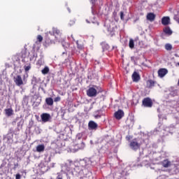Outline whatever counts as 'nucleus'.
Returning <instances> with one entry per match:
<instances>
[{
  "label": "nucleus",
  "instance_id": "f257e3e1",
  "mask_svg": "<svg viewBox=\"0 0 179 179\" xmlns=\"http://www.w3.org/2000/svg\"><path fill=\"white\" fill-rule=\"evenodd\" d=\"M52 36L51 35H47L46 37L45 38V41L43 43L44 47H50V45L52 44H55V41L54 39H52Z\"/></svg>",
  "mask_w": 179,
  "mask_h": 179
},
{
  "label": "nucleus",
  "instance_id": "f03ea898",
  "mask_svg": "<svg viewBox=\"0 0 179 179\" xmlns=\"http://www.w3.org/2000/svg\"><path fill=\"white\" fill-rule=\"evenodd\" d=\"M142 106L150 108L153 106V101L149 97L144 98L142 101Z\"/></svg>",
  "mask_w": 179,
  "mask_h": 179
},
{
  "label": "nucleus",
  "instance_id": "7ed1b4c3",
  "mask_svg": "<svg viewBox=\"0 0 179 179\" xmlns=\"http://www.w3.org/2000/svg\"><path fill=\"white\" fill-rule=\"evenodd\" d=\"M87 96L88 97H96L97 96V90L93 87H90L87 90Z\"/></svg>",
  "mask_w": 179,
  "mask_h": 179
},
{
  "label": "nucleus",
  "instance_id": "20e7f679",
  "mask_svg": "<svg viewBox=\"0 0 179 179\" xmlns=\"http://www.w3.org/2000/svg\"><path fill=\"white\" fill-rule=\"evenodd\" d=\"M130 148L133 149V150H138V149L141 148V144L138 143L136 138H134L130 142Z\"/></svg>",
  "mask_w": 179,
  "mask_h": 179
},
{
  "label": "nucleus",
  "instance_id": "39448f33",
  "mask_svg": "<svg viewBox=\"0 0 179 179\" xmlns=\"http://www.w3.org/2000/svg\"><path fill=\"white\" fill-rule=\"evenodd\" d=\"M159 164L164 167V169H169V167H171L173 166V163L171 161L169 160V159H165L162 162H159Z\"/></svg>",
  "mask_w": 179,
  "mask_h": 179
},
{
  "label": "nucleus",
  "instance_id": "423d86ee",
  "mask_svg": "<svg viewBox=\"0 0 179 179\" xmlns=\"http://www.w3.org/2000/svg\"><path fill=\"white\" fill-rule=\"evenodd\" d=\"M169 73V70L166 69H160L158 71V76L159 78H164Z\"/></svg>",
  "mask_w": 179,
  "mask_h": 179
},
{
  "label": "nucleus",
  "instance_id": "0eeeda50",
  "mask_svg": "<svg viewBox=\"0 0 179 179\" xmlns=\"http://www.w3.org/2000/svg\"><path fill=\"white\" fill-rule=\"evenodd\" d=\"M14 82L17 86H22V85H23V79H22V76L19 75L14 77Z\"/></svg>",
  "mask_w": 179,
  "mask_h": 179
},
{
  "label": "nucleus",
  "instance_id": "6e6552de",
  "mask_svg": "<svg viewBox=\"0 0 179 179\" xmlns=\"http://www.w3.org/2000/svg\"><path fill=\"white\" fill-rule=\"evenodd\" d=\"M41 118L43 122H48V121L51 120V115H50L49 113H43L41 115Z\"/></svg>",
  "mask_w": 179,
  "mask_h": 179
},
{
  "label": "nucleus",
  "instance_id": "1a4fd4ad",
  "mask_svg": "<svg viewBox=\"0 0 179 179\" xmlns=\"http://www.w3.org/2000/svg\"><path fill=\"white\" fill-rule=\"evenodd\" d=\"M98 127H99V125L97 124V123L94 122V121H93V120L90 121L88 123L89 129L96 130V129H97Z\"/></svg>",
  "mask_w": 179,
  "mask_h": 179
},
{
  "label": "nucleus",
  "instance_id": "9d476101",
  "mask_svg": "<svg viewBox=\"0 0 179 179\" xmlns=\"http://www.w3.org/2000/svg\"><path fill=\"white\" fill-rule=\"evenodd\" d=\"M133 82H139L141 80V76H139V73L138 72L134 71L131 76Z\"/></svg>",
  "mask_w": 179,
  "mask_h": 179
},
{
  "label": "nucleus",
  "instance_id": "9b49d317",
  "mask_svg": "<svg viewBox=\"0 0 179 179\" xmlns=\"http://www.w3.org/2000/svg\"><path fill=\"white\" fill-rule=\"evenodd\" d=\"M146 19L149 20V22H154L155 19H156V15L153 13H149L147 14Z\"/></svg>",
  "mask_w": 179,
  "mask_h": 179
},
{
  "label": "nucleus",
  "instance_id": "f8f14e48",
  "mask_svg": "<svg viewBox=\"0 0 179 179\" xmlns=\"http://www.w3.org/2000/svg\"><path fill=\"white\" fill-rule=\"evenodd\" d=\"M124 117V111L122 110H119L117 112L115 113V117L116 120H121Z\"/></svg>",
  "mask_w": 179,
  "mask_h": 179
},
{
  "label": "nucleus",
  "instance_id": "ddd939ff",
  "mask_svg": "<svg viewBox=\"0 0 179 179\" xmlns=\"http://www.w3.org/2000/svg\"><path fill=\"white\" fill-rule=\"evenodd\" d=\"M49 34L51 37H54V36H59V34H61V31L57 28H53L52 33L50 31Z\"/></svg>",
  "mask_w": 179,
  "mask_h": 179
},
{
  "label": "nucleus",
  "instance_id": "4468645a",
  "mask_svg": "<svg viewBox=\"0 0 179 179\" xmlns=\"http://www.w3.org/2000/svg\"><path fill=\"white\" fill-rule=\"evenodd\" d=\"M27 57H29V55L27 54V50H23L21 52V57L22 58V62H26V58H27Z\"/></svg>",
  "mask_w": 179,
  "mask_h": 179
},
{
  "label": "nucleus",
  "instance_id": "2eb2a0df",
  "mask_svg": "<svg viewBox=\"0 0 179 179\" xmlns=\"http://www.w3.org/2000/svg\"><path fill=\"white\" fill-rule=\"evenodd\" d=\"M4 112L6 117H12V115L14 114V111L12 108L5 109Z\"/></svg>",
  "mask_w": 179,
  "mask_h": 179
},
{
  "label": "nucleus",
  "instance_id": "dca6fc26",
  "mask_svg": "<svg viewBox=\"0 0 179 179\" xmlns=\"http://www.w3.org/2000/svg\"><path fill=\"white\" fill-rule=\"evenodd\" d=\"M162 23L164 26H167V24H170V17H164L162 19Z\"/></svg>",
  "mask_w": 179,
  "mask_h": 179
},
{
  "label": "nucleus",
  "instance_id": "f3484780",
  "mask_svg": "<svg viewBox=\"0 0 179 179\" xmlns=\"http://www.w3.org/2000/svg\"><path fill=\"white\" fill-rule=\"evenodd\" d=\"M155 81L153 80H148L146 82V86L148 89H150L155 86Z\"/></svg>",
  "mask_w": 179,
  "mask_h": 179
},
{
  "label": "nucleus",
  "instance_id": "a211bd4d",
  "mask_svg": "<svg viewBox=\"0 0 179 179\" xmlns=\"http://www.w3.org/2000/svg\"><path fill=\"white\" fill-rule=\"evenodd\" d=\"M164 34H167V36H171L173 34V31L170 29V27H166L164 29Z\"/></svg>",
  "mask_w": 179,
  "mask_h": 179
},
{
  "label": "nucleus",
  "instance_id": "6ab92c4d",
  "mask_svg": "<svg viewBox=\"0 0 179 179\" xmlns=\"http://www.w3.org/2000/svg\"><path fill=\"white\" fill-rule=\"evenodd\" d=\"M45 149V146H44V145H38L36 147V152H38V153H41V152H44Z\"/></svg>",
  "mask_w": 179,
  "mask_h": 179
},
{
  "label": "nucleus",
  "instance_id": "aec40b11",
  "mask_svg": "<svg viewBox=\"0 0 179 179\" xmlns=\"http://www.w3.org/2000/svg\"><path fill=\"white\" fill-rule=\"evenodd\" d=\"M45 103L47 106H53L54 105V100L51 97H48L45 99Z\"/></svg>",
  "mask_w": 179,
  "mask_h": 179
},
{
  "label": "nucleus",
  "instance_id": "412c9836",
  "mask_svg": "<svg viewBox=\"0 0 179 179\" xmlns=\"http://www.w3.org/2000/svg\"><path fill=\"white\" fill-rule=\"evenodd\" d=\"M76 44H77V48H78V50H83L84 47H83V43L82 42L77 41Z\"/></svg>",
  "mask_w": 179,
  "mask_h": 179
},
{
  "label": "nucleus",
  "instance_id": "4be33fe9",
  "mask_svg": "<svg viewBox=\"0 0 179 179\" xmlns=\"http://www.w3.org/2000/svg\"><path fill=\"white\" fill-rule=\"evenodd\" d=\"M43 75H47L50 72V68L48 66H45L43 69L41 71Z\"/></svg>",
  "mask_w": 179,
  "mask_h": 179
},
{
  "label": "nucleus",
  "instance_id": "5701e85b",
  "mask_svg": "<svg viewBox=\"0 0 179 179\" xmlns=\"http://www.w3.org/2000/svg\"><path fill=\"white\" fill-rule=\"evenodd\" d=\"M165 50H166V51H171V50H173V45L170 43H166L165 45Z\"/></svg>",
  "mask_w": 179,
  "mask_h": 179
},
{
  "label": "nucleus",
  "instance_id": "b1692460",
  "mask_svg": "<svg viewBox=\"0 0 179 179\" xmlns=\"http://www.w3.org/2000/svg\"><path fill=\"white\" fill-rule=\"evenodd\" d=\"M129 48H134L135 47V43L134 39H130L129 42Z\"/></svg>",
  "mask_w": 179,
  "mask_h": 179
},
{
  "label": "nucleus",
  "instance_id": "393cba45",
  "mask_svg": "<svg viewBox=\"0 0 179 179\" xmlns=\"http://www.w3.org/2000/svg\"><path fill=\"white\" fill-rule=\"evenodd\" d=\"M62 47H64V50H66V48H68L70 45V44L66 42H62Z\"/></svg>",
  "mask_w": 179,
  "mask_h": 179
},
{
  "label": "nucleus",
  "instance_id": "a878e982",
  "mask_svg": "<svg viewBox=\"0 0 179 179\" xmlns=\"http://www.w3.org/2000/svg\"><path fill=\"white\" fill-rule=\"evenodd\" d=\"M24 69L25 72H29V71H30V69H31V66L30 64L28 66H24Z\"/></svg>",
  "mask_w": 179,
  "mask_h": 179
},
{
  "label": "nucleus",
  "instance_id": "bb28decb",
  "mask_svg": "<svg viewBox=\"0 0 179 179\" xmlns=\"http://www.w3.org/2000/svg\"><path fill=\"white\" fill-rule=\"evenodd\" d=\"M36 40H37V41H38V43H41L43 41V36L38 35Z\"/></svg>",
  "mask_w": 179,
  "mask_h": 179
},
{
  "label": "nucleus",
  "instance_id": "cd10ccee",
  "mask_svg": "<svg viewBox=\"0 0 179 179\" xmlns=\"http://www.w3.org/2000/svg\"><path fill=\"white\" fill-rule=\"evenodd\" d=\"M54 101L55 103H58V101H61V96H57L55 98Z\"/></svg>",
  "mask_w": 179,
  "mask_h": 179
},
{
  "label": "nucleus",
  "instance_id": "c85d7f7f",
  "mask_svg": "<svg viewBox=\"0 0 179 179\" xmlns=\"http://www.w3.org/2000/svg\"><path fill=\"white\" fill-rule=\"evenodd\" d=\"M80 147H79V149H85V143L81 142L80 143Z\"/></svg>",
  "mask_w": 179,
  "mask_h": 179
},
{
  "label": "nucleus",
  "instance_id": "c756f323",
  "mask_svg": "<svg viewBox=\"0 0 179 179\" xmlns=\"http://www.w3.org/2000/svg\"><path fill=\"white\" fill-rule=\"evenodd\" d=\"M141 166H148V161L147 160L143 161V162H142Z\"/></svg>",
  "mask_w": 179,
  "mask_h": 179
},
{
  "label": "nucleus",
  "instance_id": "7c9ffc66",
  "mask_svg": "<svg viewBox=\"0 0 179 179\" xmlns=\"http://www.w3.org/2000/svg\"><path fill=\"white\" fill-rule=\"evenodd\" d=\"M120 19L121 20H124V12H120Z\"/></svg>",
  "mask_w": 179,
  "mask_h": 179
},
{
  "label": "nucleus",
  "instance_id": "2f4dec72",
  "mask_svg": "<svg viewBox=\"0 0 179 179\" xmlns=\"http://www.w3.org/2000/svg\"><path fill=\"white\" fill-rule=\"evenodd\" d=\"M171 96H176L177 95V90H174L173 92H171Z\"/></svg>",
  "mask_w": 179,
  "mask_h": 179
},
{
  "label": "nucleus",
  "instance_id": "473e14b6",
  "mask_svg": "<svg viewBox=\"0 0 179 179\" xmlns=\"http://www.w3.org/2000/svg\"><path fill=\"white\" fill-rule=\"evenodd\" d=\"M17 167H19V164H14V167H13V169H14V170H16V169H17Z\"/></svg>",
  "mask_w": 179,
  "mask_h": 179
},
{
  "label": "nucleus",
  "instance_id": "72a5a7b5",
  "mask_svg": "<svg viewBox=\"0 0 179 179\" xmlns=\"http://www.w3.org/2000/svg\"><path fill=\"white\" fill-rule=\"evenodd\" d=\"M150 168L152 169L153 170H155V169H156L155 166H155V164H153V163L150 164Z\"/></svg>",
  "mask_w": 179,
  "mask_h": 179
},
{
  "label": "nucleus",
  "instance_id": "f704fd0d",
  "mask_svg": "<svg viewBox=\"0 0 179 179\" xmlns=\"http://www.w3.org/2000/svg\"><path fill=\"white\" fill-rule=\"evenodd\" d=\"M21 178V176L19 173L16 174L15 176V179H20Z\"/></svg>",
  "mask_w": 179,
  "mask_h": 179
},
{
  "label": "nucleus",
  "instance_id": "c9c22d12",
  "mask_svg": "<svg viewBox=\"0 0 179 179\" xmlns=\"http://www.w3.org/2000/svg\"><path fill=\"white\" fill-rule=\"evenodd\" d=\"M165 132H169L170 131V129L169 127H166L165 129L163 130Z\"/></svg>",
  "mask_w": 179,
  "mask_h": 179
},
{
  "label": "nucleus",
  "instance_id": "e433bc0d",
  "mask_svg": "<svg viewBox=\"0 0 179 179\" xmlns=\"http://www.w3.org/2000/svg\"><path fill=\"white\" fill-rule=\"evenodd\" d=\"M94 118L97 119V118H101V115H96L94 116Z\"/></svg>",
  "mask_w": 179,
  "mask_h": 179
},
{
  "label": "nucleus",
  "instance_id": "4c0bfd02",
  "mask_svg": "<svg viewBox=\"0 0 179 179\" xmlns=\"http://www.w3.org/2000/svg\"><path fill=\"white\" fill-rule=\"evenodd\" d=\"M56 179H63V178H62V176L58 175V176H57Z\"/></svg>",
  "mask_w": 179,
  "mask_h": 179
},
{
  "label": "nucleus",
  "instance_id": "58836bf2",
  "mask_svg": "<svg viewBox=\"0 0 179 179\" xmlns=\"http://www.w3.org/2000/svg\"><path fill=\"white\" fill-rule=\"evenodd\" d=\"M159 118L160 121H162V120H163V118H164V117H162V115H159Z\"/></svg>",
  "mask_w": 179,
  "mask_h": 179
},
{
  "label": "nucleus",
  "instance_id": "ea45409f",
  "mask_svg": "<svg viewBox=\"0 0 179 179\" xmlns=\"http://www.w3.org/2000/svg\"><path fill=\"white\" fill-rule=\"evenodd\" d=\"M69 12L71 13V9H69V8H67Z\"/></svg>",
  "mask_w": 179,
  "mask_h": 179
},
{
  "label": "nucleus",
  "instance_id": "a19ab883",
  "mask_svg": "<svg viewBox=\"0 0 179 179\" xmlns=\"http://www.w3.org/2000/svg\"><path fill=\"white\" fill-rule=\"evenodd\" d=\"M164 135H167V133H164Z\"/></svg>",
  "mask_w": 179,
  "mask_h": 179
},
{
  "label": "nucleus",
  "instance_id": "79ce46f5",
  "mask_svg": "<svg viewBox=\"0 0 179 179\" xmlns=\"http://www.w3.org/2000/svg\"><path fill=\"white\" fill-rule=\"evenodd\" d=\"M97 26H99V22H96Z\"/></svg>",
  "mask_w": 179,
  "mask_h": 179
},
{
  "label": "nucleus",
  "instance_id": "37998d69",
  "mask_svg": "<svg viewBox=\"0 0 179 179\" xmlns=\"http://www.w3.org/2000/svg\"><path fill=\"white\" fill-rule=\"evenodd\" d=\"M87 23H90L89 21H87Z\"/></svg>",
  "mask_w": 179,
  "mask_h": 179
},
{
  "label": "nucleus",
  "instance_id": "c03bdc74",
  "mask_svg": "<svg viewBox=\"0 0 179 179\" xmlns=\"http://www.w3.org/2000/svg\"><path fill=\"white\" fill-rule=\"evenodd\" d=\"M127 140L129 141V138H128Z\"/></svg>",
  "mask_w": 179,
  "mask_h": 179
},
{
  "label": "nucleus",
  "instance_id": "a18cd8bd",
  "mask_svg": "<svg viewBox=\"0 0 179 179\" xmlns=\"http://www.w3.org/2000/svg\"><path fill=\"white\" fill-rule=\"evenodd\" d=\"M164 34H162V36H163Z\"/></svg>",
  "mask_w": 179,
  "mask_h": 179
},
{
  "label": "nucleus",
  "instance_id": "49530a36",
  "mask_svg": "<svg viewBox=\"0 0 179 179\" xmlns=\"http://www.w3.org/2000/svg\"><path fill=\"white\" fill-rule=\"evenodd\" d=\"M63 54H65V52H63Z\"/></svg>",
  "mask_w": 179,
  "mask_h": 179
}]
</instances>
